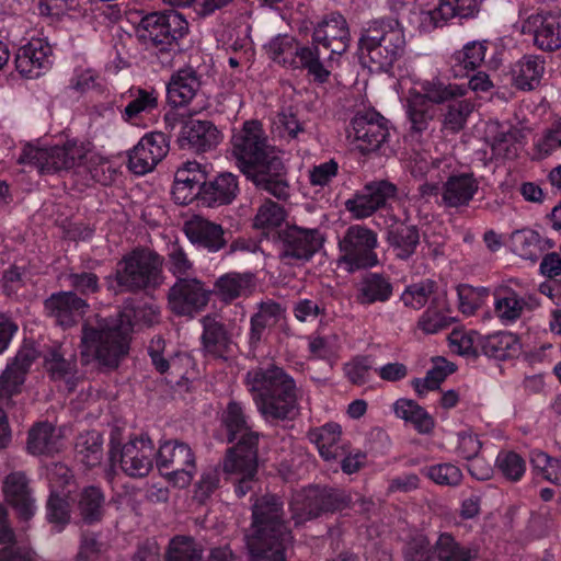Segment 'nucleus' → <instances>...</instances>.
I'll return each instance as SVG.
<instances>
[{"instance_id": "nucleus-1", "label": "nucleus", "mask_w": 561, "mask_h": 561, "mask_svg": "<svg viewBox=\"0 0 561 561\" xmlns=\"http://www.w3.org/2000/svg\"><path fill=\"white\" fill-rule=\"evenodd\" d=\"M232 153L241 170L256 187L279 199L289 197V185L284 178V164L276 148L268 144L262 125L249 121L232 137Z\"/></svg>"}, {"instance_id": "nucleus-2", "label": "nucleus", "mask_w": 561, "mask_h": 561, "mask_svg": "<svg viewBox=\"0 0 561 561\" xmlns=\"http://www.w3.org/2000/svg\"><path fill=\"white\" fill-rule=\"evenodd\" d=\"M134 314L137 323L153 325L160 321V309L156 305H144L135 310L125 309L115 318L98 319L94 324L85 323L82 329L81 356L84 363L91 358L99 364L114 368L129 348Z\"/></svg>"}, {"instance_id": "nucleus-3", "label": "nucleus", "mask_w": 561, "mask_h": 561, "mask_svg": "<svg viewBox=\"0 0 561 561\" xmlns=\"http://www.w3.org/2000/svg\"><path fill=\"white\" fill-rule=\"evenodd\" d=\"M293 536L284 520L283 502L276 495L259 497L252 506L251 534L247 547L253 560L286 561Z\"/></svg>"}, {"instance_id": "nucleus-4", "label": "nucleus", "mask_w": 561, "mask_h": 561, "mask_svg": "<svg viewBox=\"0 0 561 561\" xmlns=\"http://www.w3.org/2000/svg\"><path fill=\"white\" fill-rule=\"evenodd\" d=\"M244 383L266 421L291 419L296 414L300 391L283 368H253L245 374Z\"/></svg>"}, {"instance_id": "nucleus-5", "label": "nucleus", "mask_w": 561, "mask_h": 561, "mask_svg": "<svg viewBox=\"0 0 561 561\" xmlns=\"http://www.w3.org/2000/svg\"><path fill=\"white\" fill-rule=\"evenodd\" d=\"M405 34L401 23L392 18L368 23L359 38V49L375 70L387 71L403 55Z\"/></svg>"}, {"instance_id": "nucleus-6", "label": "nucleus", "mask_w": 561, "mask_h": 561, "mask_svg": "<svg viewBox=\"0 0 561 561\" xmlns=\"http://www.w3.org/2000/svg\"><path fill=\"white\" fill-rule=\"evenodd\" d=\"M90 151V144L78 139H70L62 146L54 147L27 144L19 162L36 169L41 174H55L81 165Z\"/></svg>"}, {"instance_id": "nucleus-7", "label": "nucleus", "mask_w": 561, "mask_h": 561, "mask_svg": "<svg viewBox=\"0 0 561 561\" xmlns=\"http://www.w3.org/2000/svg\"><path fill=\"white\" fill-rule=\"evenodd\" d=\"M264 48L273 61L294 69L302 68L314 81L323 83L330 77L331 70L322 62L320 51L309 48L308 45H300L290 35H276Z\"/></svg>"}, {"instance_id": "nucleus-8", "label": "nucleus", "mask_w": 561, "mask_h": 561, "mask_svg": "<svg viewBox=\"0 0 561 561\" xmlns=\"http://www.w3.org/2000/svg\"><path fill=\"white\" fill-rule=\"evenodd\" d=\"M339 264L347 272L368 268L378 264L375 252L377 233L363 225L350 226L339 240Z\"/></svg>"}, {"instance_id": "nucleus-9", "label": "nucleus", "mask_w": 561, "mask_h": 561, "mask_svg": "<svg viewBox=\"0 0 561 561\" xmlns=\"http://www.w3.org/2000/svg\"><path fill=\"white\" fill-rule=\"evenodd\" d=\"M161 259L149 250H136L125 256L116 272L122 290L157 287L162 283Z\"/></svg>"}, {"instance_id": "nucleus-10", "label": "nucleus", "mask_w": 561, "mask_h": 561, "mask_svg": "<svg viewBox=\"0 0 561 561\" xmlns=\"http://www.w3.org/2000/svg\"><path fill=\"white\" fill-rule=\"evenodd\" d=\"M187 31L188 24L179 12H154L140 20L136 35L142 44L164 50L184 37Z\"/></svg>"}, {"instance_id": "nucleus-11", "label": "nucleus", "mask_w": 561, "mask_h": 561, "mask_svg": "<svg viewBox=\"0 0 561 561\" xmlns=\"http://www.w3.org/2000/svg\"><path fill=\"white\" fill-rule=\"evenodd\" d=\"M348 504V496L341 490L310 486L293 494L289 507L295 525L318 517L323 512L341 510Z\"/></svg>"}, {"instance_id": "nucleus-12", "label": "nucleus", "mask_w": 561, "mask_h": 561, "mask_svg": "<svg viewBox=\"0 0 561 561\" xmlns=\"http://www.w3.org/2000/svg\"><path fill=\"white\" fill-rule=\"evenodd\" d=\"M156 465L165 479L178 488L188 486L197 471L194 451L179 440L160 445L156 451Z\"/></svg>"}, {"instance_id": "nucleus-13", "label": "nucleus", "mask_w": 561, "mask_h": 561, "mask_svg": "<svg viewBox=\"0 0 561 561\" xmlns=\"http://www.w3.org/2000/svg\"><path fill=\"white\" fill-rule=\"evenodd\" d=\"M222 423L228 434V440L237 442V445L228 454L243 455V469L251 472L253 460L257 454L259 433L252 430L244 408L236 401L229 402L222 415Z\"/></svg>"}, {"instance_id": "nucleus-14", "label": "nucleus", "mask_w": 561, "mask_h": 561, "mask_svg": "<svg viewBox=\"0 0 561 561\" xmlns=\"http://www.w3.org/2000/svg\"><path fill=\"white\" fill-rule=\"evenodd\" d=\"M476 11L470 0H415L410 21L421 31L430 32L455 16H472Z\"/></svg>"}, {"instance_id": "nucleus-15", "label": "nucleus", "mask_w": 561, "mask_h": 561, "mask_svg": "<svg viewBox=\"0 0 561 561\" xmlns=\"http://www.w3.org/2000/svg\"><path fill=\"white\" fill-rule=\"evenodd\" d=\"M278 257L288 265L310 260L323 245L324 237L317 228L287 226L278 231Z\"/></svg>"}, {"instance_id": "nucleus-16", "label": "nucleus", "mask_w": 561, "mask_h": 561, "mask_svg": "<svg viewBox=\"0 0 561 561\" xmlns=\"http://www.w3.org/2000/svg\"><path fill=\"white\" fill-rule=\"evenodd\" d=\"M516 31L533 36L536 47L552 51L561 47V13L538 10L523 11L514 24Z\"/></svg>"}, {"instance_id": "nucleus-17", "label": "nucleus", "mask_w": 561, "mask_h": 561, "mask_svg": "<svg viewBox=\"0 0 561 561\" xmlns=\"http://www.w3.org/2000/svg\"><path fill=\"white\" fill-rule=\"evenodd\" d=\"M398 197V187L387 180L368 182L362 190L356 191L352 197L344 202L345 209L355 220H363L373 216L381 208H386Z\"/></svg>"}, {"instance_id": "nucleus-18", "label": "nucleus", "mask_w": 561, "mask_h": 561, "mask_svg": "<svg viewBox=\"0 0 561 561\" xmlns=\"http://www.w3.org/2000/svg\"><path fill=\"white\" fill-rule=\"evenodd\" d=\"M154 458L153 443L146 435L129 439L121 448L112 446L111 449L112 463H118L123 472L133 478L146 477L153 467Z\"/></svg>"}, {"instance_id": "nucleus-19", "label": "nucleus", "mask_w": 561, "mask_h": 561, "mask_svg": "<svg viewBox=\"0 0 561 561\" xmlns=\"http://www.w3.org/2000/svg\"><path fill=\"white\" fill-rule=\"evenodd\" d=\"M311 45L320 51V46L330 50V56L322 62L328 70L332 67L335 56L344 54L350 45V30L346 20L339 13H330L317 22L312 30Z\"/></svg>"}, {"instance_id": "nucleus-20", "label": "nucleus", "mask_w": 561, "mask_h": 561, "mask_svg": "<svg viewBox=\"0 0 561 561\" xmlns=\"http://www.w3.org/2000/svg\"><path fill=\"white\" fill-rule=\"evenodd\" d=\"M169 308L176 316L193 317L209 300V293L195 279L180 278L169 290Z\"/></svg>"}, {"instance_id": "nucleus-21", "label": "nucleus", "mask_w": 561, "mask_h": 561, "mask_svg": "<svg viewBox=\"0 0 561 561\" xmlns=\"http://www.w3.org/2000/svg\"><path fill=\"white\" fill-rule=\"evenodd\" d=\"M389 136L387 123L376 113L357 115L352 121L348 138L363 152H371L381 148Z\"/></svg>"}, {"instance_id": "nucleus-22", "label": "nucleus", "mask_w": 561, "mask_h": 561, "mask_svg": "<svg viewBox=\"0 0 561 561\" xmlns=\"http://www.w3.org/2000/svg\"><path fill=\"white\" fill-rule=\"evenodd\" d=\"M169 146L162 133L144 136L129 153L128 165L135 174H146L165 157Z\"/></svg>"}, {"instance_id": "nucleus-23", "label": "nucleus", "mask_w": 561, "mask_h": 561, "mask_svg": "<svg viewBox=\"0 0 561 561\" xmlns=\"http://www.w3.org/2000/svg\"><path fill=\"white\" fill-rule=\"evenodd\" d=\"M53 64V49L44 38H32L20 47L15 56L16 70L28 78H37Z\"/></svg>"}, {"instance_id": "nucleus-24", "label": "nucleus", "mask_w": 561, "mask_h": 561, "mask_svg": "<svg viewBox=\"0 0 561 561\" xmlns=\"http://www.w3.org/2000/svg\"><path fill=\"white\" fill-rule=\"evenodd\" d=\"M206 173L201 164L188 161L178 169L172 187V195L175 203L186 205L197 196L203 197Z\"/></svg>"}, {"instance_id": "nucleus-25", "label": "nucleus", "mask_w": 561, "mask_h": 561, "mask_svg": "<svg viewBox=\"0 0 561 561\" xmlns=\"http://www.w3.org/2000/svg\"><path fill=\"white\" fill-rule=\"evenodd\" d=\"M5 501L15 510L18 516L27 520L36 512L35 499L25 473L16 471L5 477L3 481Z\"/></svg>"}, {"instance_id": "nucleus-26", "label": "nucleus", "mask_w": 561, "mask_h": 561, "mask_svg": "<svg viewBox=\"0 0 561 561\" xmlns=\"http://www.w3.org/2000/svg\"><path fill=\"white\" fill-rule=\"evenodd\" d=\"M178 141L181 148L206 152L220 144L221 135L210 122L192 119L182 125Z\"/></svg>"}, {"instance_id": "nucleus-27", "label": "nucleus", "mask_w": 561, "mask_h": 561, "mask_svg": "<svg viewBox=\"0 0 561 561\" xmlns=\"http://www.w3.org/2000/svg\"><path fill=\"white\" fill-rule=\"evenodd\" d=\"M183 230L193 244L205 248L209 252H217L226 245L222 227L203 216L194 215L188 218L184 222Z\"/></svg>"}, {"instance_id": "nucleus-28", "label": "nucleus", "mask_w": 561, "mask_h": 561, "mask_svg": "<svg viewBox=\"0 0 561 561\" xmlns=\"http://www.w3.org/2000/svg\"><path fill=\"white\" fill-rule=\"evenodd\" d=\"M45 308L59 325L67 328L84 314L88 304L71 291H60L46 299Z\"/></svg>"}, {"instance_id": "nucleus-29", "label": "nucleus", "mask_w": 561, "mask_h": 561, "mask_svg": "<svg viewBox=\"0 0 561 561\" xmlns=\"http://www.w3.org/2000/svg\"><path fill=\"white\" fill-rule=\"evenodd\" d=\"M203 333L201 336L202 351L213 358H225L230 352L232 340L225 324L216 316H205L201 319Z\"/></svg>"}, {"instance_id": "nucleus-30", "label": "nucleus", "mask_w": 561, "mask_h": 561, "mask_svg": "<svg viewBox=\"0 0 561 561\" xmlns=\"http://www.w3.org/2000/svg\"><path fill=\"white\" fill-rule=\"evenodd\" d=\"M285 320V310L272 300L262 301L250 320L249 343L256 347L274 327Z\"/></svg>"}, {"instance_id": "nucleus-31", "label": "nucleus", "mask_w": 561, "mask_h": 561, "mask_svg": "<svg viewBox=\"0 0 561 561\" xmlns=\"http://www.w3.org/2000/svg\"><path fill=\"white\" fill-rule=\"evenodd\" d=\"M34 358L33 350H22L16 354L14 360L8 364L5 370L0 376L1 402L9 400L20 391Z\"/></svg>"}, {"instance_id": "nucleus-32", "label": "nucleus", "mask_w": 561, "mask_h": 561, "mask_svg": "<svg viewBox=\"0 0 561 561\" xmlns=\"http://www.w3.org/2000/svg\"><path fill=\"white\" fill-rule=\"evenodd\" d=\"M479 190V183L471 173L450 175L442 187V201L446 207L458 208L469 205Z\"/></svg>"}, {"instance_id": "nucleus-33", "label": "nucleus", "mask_w": 561, "mask_h": 561, "mask_svg": "<svg viewBox=\"0 0 561 561\" xmlns=\"http://www.w3.org/2000/svg\"><path fill=\"white\" fill-rule=\"evenodd\" d=\"M320 456L325 461H335L345 455V445L342 442V428L337 423H327L311 430L308 434Z\"/></svg>"}, {"instance_id": "nucleus-34", "label": "nucleus", "mask_w": 561, "mask_h": 561, "mask_svg": "<svg viewBox=\"0 0 561 561\" xmlns=\"http://www.w3.org/2000/svg\"><path fill=\"white\" fill-rule=\"evenodd\" d=\"M201 89V78L192 67L179 69L168 83V96L176 106L188 104Z\"/></svg>"}, {"instance_id": "nucleus-35", "label": "nucleus", "mask_w": 561, "mask_h": 561, "mask_svg": "<svg viewBox=\"0 0 561 561\" xmlns=\"http://www.w3.org/2000/svg\"><path fill=\"white\" fill-rule=\"evenodd\" d=\"M533 302L535 300L531 297L527 300L513 289L504 288L495 294L494 312L503 324L510 325L520 319L525 310L530 309Z\"/></svg>"}, {"instance_id": "nucleus-36", "label": "nucleus", "mask_w": 561, "mask_h": 561, "mask_svg": "<svg viewBox=\"0 0 561 561\" xmlns=\"http://www.w3.org/2000/svg\"><path fill=\"white\" fill-rule=\"evenodd\" d=\"M239 193L238 179L232 173H221L206 183L202 199L208 206L230 204Z\"/></svg>"}, {"instance_id": "nucleus-37", "label": "nucleus", "mask_w": 561, "mask_h": 561, "mask_svg": "<svg viewBox=\"0 0 561 561\" xmlns=\"http://www.w3.org/2000/svg\"><path fill=\"white\" fill-rule=\"evenodd\" d=\"M392 411L398 419L411 424L420 434H428L435 426L433 416L411 399H398L392 405Z\"/></svg>"}, {"instance_id": "nucleus-38", "label": "nucleus", "mask_w": 561, "mask_h": 561, "mask_svg": "<svg viewBox=\"0 0 561 561\" xmlns=\"http://www.w3.org/2000/svg\"><path fill=\"white\" fill-rule=\"evenodd\" d=\"M545 72V61L538 56H524L512 69L513 82L520 90H533L539 85Z\"/></svg>"}, {"instance_id": "nucleus-39", "label": "nucleus", "mask_w": 561, "mask_h": 561, "mask_svg": "<svg viewBox=\"0 0 561 561\" xmlns=\"http://www.w3.org/2000/svg\"><path fill=\"white\" fill-rule=\"evenodd\" d=\"M517 130L504 126L499 122H489L485 129V139L496 158H511L516 154L515 142Z\"/></svg>"}, {"instance_id": "nucleus-40", "label": "nucleus", "mask_w": 561, "mask_h": 561, "mask_svg": "<svg viewBox=\"0 0 561 561\" xmlns=\"http://www.w3.org/2000/svg\"><path fill=\"white\" fill-rule=\"evenodd\" d=\"M392 295V285L388 278L371 273L362 279L357 287L356 301L360 305L385 302Z\"/></svg>"}, {"instance_id": "nucleus-41", "label": "nucleus", "mask_w": 561, "mask_h": 561, "mask_svg": "<svg viewBox=\"0 0 561 561\" xmlns=\"http://www.w3.org/2000/svg\"><path fill=\"white\" fill-rule=\"evenodd\" d=\"M481 352L495 359H507L518 355L520 344L518 337L511 332H497L482 336Z\"/></svg>"}, {"instance_id": "nucleus-42", "label": "nucleus", "mask_w": 561, "mask_h": 561, "mask_svg": "<svg viewBox=\"0 0 561 561\" xmlns=\"http://www.w3.org/2000/svg\"><path fill=\"white\" fill-rule=\"evenodd\" d=\"M467 92L465 85L450 83L440 78H433L421 82V93L415 95L423 96V102L442 104L458 98H462Z\"/></svg>"}, {"instance_id": "nucleus-43", "label": "nucleus", "mask_w": 561, "mask_h": 561, "mask_svg": "<svg viewBox=\"0 0 561 561\" xmlns=\"http://www.w3.org/2000/svg\"><path fill=\"white\" fill-rule=\"evenodd\" d=\"M157 107L158 93L156 90L137 89L122 112V118L131 125L139 126L144 116L151 114Z\"/></svg>"}, {"instance_id": "nucleus-44", "label": "nucleus", "mask_w": 561, "mask_h": 561, "mask_svg": "<svg viewBox=\"0 0 561 561\" xmlns=\"http://www.w3.org/2000/svg\"><path fill=\"white\" fill-rule=\"evenodd\" d=\"M59 435L50 423L42 422L30 430L27 438V450L30 454H53L59 449Z\"/></svg>"}, {"instance_id": "nucleus-45", "label": "nucleus", "mask_w": 561, "mask_h": 561, "mask_svg": "<svg viewBox=\"0 0 561 561\" xmlns=\"http://www.w3.org/2000/svg\"><path fill=\"white\" fill-rule=\"evenodd\" d=\"M254 286L253 277L250 274L228 273L216 282L217 294L225 301L251 295Z\"/></svg>"}, {"instance_id": "nucleus-46", "label": "nucleus", "mask_w": 561, "mask_h": 561, "mask_svg": "<svg viewBox=\"0 0 561 561\" xmlns=\"http://www.w3.org/2000/svg\"><path fill=\"white\" fill-rule=\"evenodd\" d=\"M388 241L393 248L396 255L405 260L414 253L420 236L414 226L396 222L388 230Z\"/></svg>"}, {"instance_id": "nucleus-47", "label": "nucleus", "mask_w": 561, "mask_h": 561, "mask_svg": "<svg viewBox=\"0 0 561 561\" xmlns=\"http://www.w3.org/2000/svg\"><path fill=\"white\" fill-rule=\"evenodd\" d=\"M78 459L89 467L100 463L103 456V438L96 431L81 433L75 445Z\"/></svg>"}, {"instance_id": "nucleus-48", "label": "nucleus", "mask_w": 561, "mask_h": 561, "mask_svg": "<svg viewBox=\"0 0 561 561\" xmlns=\"http://www.w3.org/2000/svg\"><path fill=\"white\" fill-rule=\"evenodd\" d=\"M104 495L95 486L84 488L78 496V511L87 524L99 522L103 516Z\"/></svg>"}, {"instance_id": "nucleus-49", "label": "nucleus", "mask_w": 561, "mask_h": 561, "mask_svg": "<svg viewBox=\"0 0 561 561\" xmlns=\"http://www.w3.org/2000/svg\"><path fill=\"white\" fill-rule=\"evenodd\" d=\"M256 459L257 455L253 460V470L251 472L243 469V455L228 454L224 461V471L227 474L236 476V493L239 497L244 496L250 490V482L256 473Z\"/></svg>"}, {"instance_id": "nucleus-50", "label": "nucleus", "mask_w": 561, "mask_h": 561, "mask_svg": "<svg viewBox=\"0 0 561 561\" xmlns=\"http://www.w3.org/2000/svg\"><path fill=\"white\" fill-rule=\"evenodd\" d=\"M488 49L486 41H472L467 43L462 49L455 51L451 57L454 67H460L463 70H474L485 58Z\"/></svg>"}, {"instance_id": "nucleus-51", "label": "nucleus", "mask_w": 561, "mask_h": 561, "mask_svg": "<svg viewBox=\"0 0 561 561\" xmlns=\"http://www.w3.org/2000/svg\"><path fill=\"white\" fill-rule=\"evenodd\" d=\"M455 371V366L445 360L436 362L435 366L426 373L424 378L412 381L413 388L420 397L428 391L438 389L448 375Z\"/></svg>"}, {"instance_id": "nucleus-52", "label": "nucleus", "mask_w": 561, "mask_h": 561, "mask_svg": "<svg viewBox=\"0 0 561 561\" xmlns=\"http://www.w3.org/2000/svg\"><path fill=\"white\" fill-rule=\"evenodd\" d=\"M286 218L284 208L272 201H265L257 208L253 219V227L259 230L268 231L278 228Z\"/></svg>"}, {"instance_id": "nucleus-53", "label": "nucleus", "mask_w": 561, "mask_h": 561, "mask_svg": "<svg viewBox=\"0 0 561 561\" xmlns=\"http://www.w3.org/2000/svg\"><path fill=\"white\" fill-rule=\"evenodd\" d=\"M47 519L57 530H61L70 520V508L67 492L51 491L47 501Z\"/></svg>"}, {"instance_id": "nucleus-54", "label": "nucleus", "mask_w": 561, "mask_h": 561, "mask_svg": "<svg viewBox=\"0 0 561 561\" xmlns=\"http://www.w3.org/2000/svg\"><path fill=\"white\" fill-rule=\"evenodd\" d=\"M434 552L439 561H469L473 556L470 549L459 546L449 534L439 535Z\"/></svg>"}, {"instance_id": "nucleus-55", "label": "nucleus", "mask_w": 561, "mask_h": 561, "mask_svg": "<svg viewBox=\"0 0 561 561\" xmlns=\"http://www.w3.org/2000/svg\"><path fill=\"white\" fill-rule=\"evenodd\" d=\"M495 467L504 478L513 482L520 480L526 471L525 460L512 450L500 451L495 459Z\"/></svg>"}, {"instance_id": "nucleus-56", "label": "nucleus", "mask_w": 561, "mask_h": 561, "mask_svg": "<svg viewBox=\"0 0 561 561\" xmlns=\"http://www.w3.org/2000/svg\"><path fill=\"white\" fill-rule=\"evenodd\" d=\"M45 367L53 379L69 382L76 374V360L66 359L58 350H49L45 355Z\"/></svg>"}, {"instance_id": "nucleus-57", "label": "nucleus", "mask_w": 561, "mask_h": 561, "mask_svg": "<svg viewBox=\"0 0 561 561\" xmlns=\"http://www.w3.org/2000/svg\"><path fill=\"white\" fill-rule=\"evenodd\" d=\"M202 559L201 547L187 537H175L171 540L167 561H199Z\"/></svg>"}, {"instance_id": "nucleus-58", "label": "nucleus", "mask_w": 561, "mask_h": 561, "mask_svg": "<svg viewBox=\"0 0 561 561\" xmlns=\"http://www.w3.org/2000/svg\"><path fill=\"white\" fill-rule=\"evenodd\" d=\"M481 340L482 336L474 331H453L449 335V345L455 353L476 356L481 352Z\"/></svg>"}, {"instance_id": "nucleus-59", "label": "nucleus", "mask_w": 561, "mask_h": 561, "mask_svg": "<svg viewBox=\"0 0 561 561\" xmlns=\"http://www.w3.org/2000/svg\"><path fill=\"white\" fill-rule=\"evenodd\" d=\"M472 111L473 104L468 100L450 104L444 116V127L454 133L461 130Z\"/></svg>"}, {"instance_id": "nucleus-60", "label": "nucleus", "mask_w": 561, "mask_h": 561, "mask_svg": "<svg viewBox=\"0 0 561 561\" xmlns=\"http://www.w3.org/2000/svg\"><path fill=\"white\" fill-rule=\"evenodd\" d=\"M424 473L439 485L455 486L462 480L461 470L453 463H439L424 469Z\"/></svg>"}, {"instance_id": "nucleus-61", "label": "nucleus", "mask_w": 561, "mask_h": 561, "mask_svg": "<svg viewBox=\"0 0 561 561\" xmlns=\"http://www.w3.org/2000/svg\"><path fill=\"white\" fill-rule=\"evenodd\" d=\"M513 243L516 252L524 259L536 260L540 254V237L533 230L515 232Z\"/></svg>"}, {"instance_id": "nucleus-62", "label": "nucleus", "mask_w": 561, "mask_h": 561, "mask_svg": "<svg viewBox=\"0 0 561 561\" xmlns=\"http://www.w3.org/2000/svg\"><path fill=\"white\" fill-rule=\"evenodd\" d=\"M273 128L279 137L295 139L305 131V124L291 112L283 111L273 121Z\"/></svg>"}, {"instance_id": "nucleus-63", "label": "nucleus", "mask_w": 561, "mask_h": 561, "mask_svg": "<svg viewBox=\"0 0 561 561\" xmlns=\"http://www.w3.org/2000/svg\"><path fill=\"white\" fill-rule=\"evenodd\" d=\"M433 286V283L430 280L413 284L402 293L401 300L407 307L415 310L421 309L432 295Z\"/></svg>"}, {"instance_id": "nucleus-64", "label": "nucleus", "mask_w": 561, "mask_h": 561, "mask_svg": "<svg viewBox=\"0 0 561 561\" xmlns=\"http://www.w3.org/2000/svg\"><path fill=\"white\" fill-rule=\"evenodd\" d=\"M373 362L369 357L362 356L352 359L344 365L346 378L354 385L360 386L366 383L370 377Z\"/></svg>"}]
</instances>
